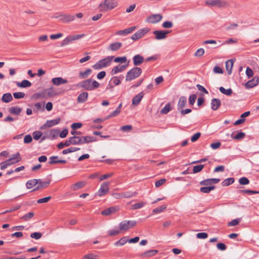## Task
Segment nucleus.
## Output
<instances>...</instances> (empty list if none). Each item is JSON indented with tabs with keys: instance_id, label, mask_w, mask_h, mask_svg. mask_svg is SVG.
I'll return each instance as SVG.
<instances>
[{
	"instance_id": "f257e3e1",
	"label": "nucleus",
	"mask_w": 259,
	"mask_h": 259,
	"mask_svg": "<svg viewBox=\"0 0 259 259\" xmlns=\"http://www.w3.org/2000/svg\"><path fill=\"white\" fill-rule=\"evenodd\" d=\"M78 86L83 88L87 91H93L100 86V83L96 80L92 81L91 79H88L82 81L78 84Z\"/></svg>"
},
{
	"instance_id": "7c9ffc66",
	"label": "nucleus",
	"mask_w": 259,
	"mask_h": 259,
	"mask_svg": "<svg viewBox=\"0 0 259 259\" xmlns=\"http://www.w3.org/2000/svg\"><path fill=\"white\" fill-rule=\"evenodd\" d=\"M215 186H209L206 187H202L200 188V191L203 193H209L211 191L215 189Z\"/></svg>"
},
{
	"instance_id": "aec40b11",
	"label": "nucleus",
	"mask_w": 259,
	"mask_h": 259,
	"mask_svg": "<svg viewBox=\"0 0 259 259\" xmlns=\"http://www.w3.org/2000/svg\"><path fill=\"white\" fill-rule=\"evenodd\" d=\"M210 105L212 110H217L221 105V100L219 99L213 98L211 100Z\"/></svg>"
},
{
	"instance_id": "603ef678",
	"label": "nucleus",
	"mask_w": 259,
	"mask_h": 259,
	"mask_svg": "<svg viewBox=\"0 0 259 259\" xmlns=\"http://www.w3.org/2000/svg\"><path fill=\"white\" fill-rule=\"evenodd\" d=\"M245 136V134L244 133L240 132L237 134L235 136H233V134H232L231 137L234 139L238 140L244 138Z\"/></svg>"
},
{
	"instance_id": "a18cd8bd",
	"label": "nucleus",
	"mask_w": 259,
	"mask_h": 259,
	"mask_svg": "<svg viewBox=\"0 0 259 259\" xmlns=\"http://www.w3.org/2000/svg\"><path fill=\"white\" fill-rule=\"evenodd\" d=\"M166 207L167 205L164 204L153 209L152 211L154 213H158L163 211L164 209L166 208Z\"/></svg>"
},
{
	"instance_id": "e433bc0d",
	"label": "nucleus",
	"mask_w": 259,
	"mask_h": 259,
	"mask_svg": "<svg viewBox=\"0 0 259 259\" xmlns=\"http://www.w3.org/2000/svg\"><path fill=\"white\" fill-rule=\"evenodd\" d=\"M84 186V182L80 181L72 185L71 187V188L73 191H76L79 189L82 188Z\"/></svg>"
},
{
	"instance_id": "4d7b16f0",
	"label": "nucleus",
	"mask_w": 259,
	"mask_h": 259,
	"mask_svg": "<svg viewBox=\"0 0 259 259\" xmlns=\"http://www.w3.org/2000/svg\"><path fill=\"white\" fill-rule=\"evenodd\" d=\"M126 60H127L126 57L125 56H123V57H116L114 59V61L116 63H123L125 62L126 61Z\"/></svg>"
},
{
	"instance_id": "f704fd0d",
	"label": "nucleus",
	"mask_w": 259,
	"mask_h": 259,
	"mask_svg": "<svg viewBox=\"0 0 259 259\" xmlns=\"http://www.w3.org/2000/svg\"><path fill=\"white\" fill-rule=\"evenodd\" d=\"M9 111L11 114L19 115L22 111V108L18 107H12L9 108Z\"/></svg>"
},
{
	"instance_id": "ddd939ff",
	"label": "nucleus",
	"mask_w": 259,
	"mask_h": 259,
	"mask_svg": "<svg viewBox=\"0 0 259 259\" xmlns=\"http://www.w3.org/2000/svg\"><path fill=\"white\" fill-rule=\"evenodd\" d=\"M109 190V183L107 182H104L101 186L100 188L97 192V195L99 196H102L105 195Z\"/></svg>"
},
{
	"instance_id": "4468645a",
	"label": "nucleus",
	"mask_w": 259,
	"mask_h": 259,
	"mask_svg": "<svg viewBox=\"0 0 259 259\" xmlns=\"http://www.w3.org/2000/svg\"><path fill=\"white\" fill-rule=\"evenodd\" d=\"M104 6L105 10H112L117 6V2L115 0H105Z\"/></svg>"
},
{
	"instance_id": "412c9836",
	"label": "nucleus",
	"mask_w": 259,
	"mask_h": 259,
	"mask_svg": "<svg viewBox=\"0 0 259 259\" xmlns=\"http://www.w3.org/2000/svg\"><path fill=\"white\" fill-rule=\"evenodd\" d=\"M80 138L81 139V144L89 143L97 141V139L95 137L89 136L80 137Z\"/></svg>"
},
{
	"instance_id": "4c0bfd02",
	"label": "nucleus",
	"mask_w": 259,
	"mask_h": 259,
	"mask_svg": "<svg viewBox=\"0 0 259 259\" xmlns=\"http://www.w3.org/2000/svg\"><path fill=\"white\" fill-rule=\"evenodd\" d=\"M127 242H128V239L127 238V237H123L118 241L115 242L114 243V245L116 246H122L125 244Z\"/></svg>"
},
{
	"instance_id": "dca6fc26",
	"label": "nucleus",
	"mask_w": 259,
	"mask_h": 259,
	"mask_svg": "<svg viewBox=\"0 0 259 259\" xmlns=\"http://www.w3.org/2000/svg\"><path fill=\"white\" fill-rule=\"evenodd\" d=\"M133 63L135 67H137L141 65L144 61H145V59L144 57L140 55H136L133 58Z\"/></svg>"
},
{
	"instance_id": "e2e57ef3",
	"label": "nucleus",
	"mask_w": 259,
	"mask_h": 259,
	"mask_svg": "<svg viewBox=\"0 0 259 259\" xmlns=\"http://www.w3.org/2000/svg\"><path fill=\"white\" fill-rule=\"evenodd\" d=\"M42 236V234L40 232H34L30 234V237L36 240L40 239Z\"/></svg>"
},
{
	"instance_id": "39448f33",
	"label": "nucleus",
	"mask_w": 259,
	"mask_h": 259,
	"mask_svg": "<svg viewBox=\"0 0 259 259\" xmlns=\"http://www.w3.org/2000/svg\"><path fill=\"white\" fill-rule=\"evenodd\" d=\"M137 224L136 221L124 220L119 224V229L120 231H125L129 229L135 227Z\"/></svg>"
},
{
	"instance_id": "13d9d810",
	"label": "nucleus",
	"mask_w": 259,
	"mask_h": 259,
	"mask_svg": "<svg viewBox=\"0 0 259 259\" xmlns=\"http://www.w3.org/2000/svg\"><path fill=\"white\" fill-rule=\"evenodd\" d=\"M10 161L8 159L5 161H3L0 163L1 169L4 170L6 169L8 166L12 165V163H9Z\"/></svg>"
},
{
	"instance_id": "1a4fd4ad",
	"label": "nucleus",
	"mask_w": 259,
	"mask_h": 259,
	"mask_svg": "<svg viewBox=\"0 0 259 259\" xmlns=\"http://www.w3.org/2000/svg\"><path fill=\"white\" fill-rule=\"evenodd\" d=\"M124 78V76L123 75H120V76H113L111 78L110 81L109 82V83L106 87V90H108V89H111L113 88V85H112L111 84V82H112L113 84L115 85H118L121 83L120 80L123 79Z\"/></svg>"
},
{
	"instance_id": "9b49d317",
	"label": "nucleus",
	"mask_w": 259,
	"mask_h": 259,
	"mask_svg": "<svg viewBox=\"0 0 259 259\" xmlns=\"http://www.w3.org/2000/svg\"><path fill=\"white\" fill-rule=\"evenodd\" d=\"M60 118H57L55 119L47 120L44 124L41 125V126L40 127V129L44 130L46 127H51L55 125H57L60 122Z\"/></svg>"
},
{
	"instance_id": "f3484780",
	"label": "nucleus",
	"mask_w": 259,
	"mask_h": 259,
	"mask_svg": "<svg viewBox=\"0 0 259 259\" xmlns=\"http://www.w3.org/2000/svg\"><path fill=\"white\" fill-rule=\"evenodd\" d=\"M128 66V64L125 65H118L113 67L111 71V75H114L118 72H122Z\"/></svg>"
},
{
	"instance_id": "ea45409f",
	"label": "nucleus",
	"mask_w": 259,
	"mask_h": 259,
	"mask_svg": "<svg viewBox=\"0 0 259 259\" xmlns=\"http://www.w3.org/2000/svg\"><path fill=\"white\" fill-rule=\"evenodd\" d=\"M38 180L37 179H32L28 181L26 184V187L28 189H31L34 186H35L38 183Z\"/></svg>"
},
{
	"instance_id": "473e14b6",
	"label": "nucleus",
	"mask_w": 259,
	"mask_h": 259,
	"mask_svg": "<svg viewBox=\"0 0 259 259\" xmlns=\"http://www.w3.org/2000/svg\"><path fill=\"white\" fill-rule=\"evenodd\" d=\"M71 142L72 143V145H81V139L80 137L73 136L70 137Z\"/></svg>"
},
{
	"instance_id": "69168bd1",
	"label": "nucleus",
	"mask_w": 259,
	"mask_h": 259,
	"mask_svg": "<svg viewBox=\"0 0 259 259\" xmlns=\"http://www.w3.org/2000/svg\"><path fill=\"white\" fill-rule=\"evenodd\" d=\"M197 96L195 94H192L189 98V102L190 105H193L195 102Z\"/></svg>"
},
{
	"instance_id": "58836bf2",
	"label": "nucleus",
	"mask_w": 259,
	"mask_h": 259,
	"mask_svg": "<svg viewBox=\"0 0 259 259\" xmlns=\"http://www.w3.org/2000/svg\"><path fill=\"white\" fill-rule=\"evenodd\" d=\"M219 90L221 93L227 96H231L233 93V91L231 88L225 89L224 87H221L219 88Z\"/></svg>"
},
{
	"instance_id": "7ed1b4c3",
	"label": "nucleus",
	"mask_w": 259,
	"mask_h": 259,
	"mask_svg": "<svg viewBox=\"0 0 259 259\" xmlns=\"http://www.w3.org/2000/svg\"><path fill=\"white\" fill-rule=\"evenodd\" d=\"M142 72V69L140 67H135L127 72L125 80L131 81L138 77L141 74Z\"/></svg>"
},
{
	"instance_id": "f03ea898",
	"label": "nucleus",
	"mask_w": 259,
	"mask_h": 259,
	"mask_svg": "<svg viewBox=\"0 0 259 259\" xmlns=\"http://www.w3.org/2000/svg\"><path fill=\"white\" fill-rule=\"evenodd\" d=\"M114 58V56H108L98 61L93 66L95 70H99L109 66Z\"/></svg>"
},
{
	"instance_id": "bb28decb",
	"label": "nucleus",
	"mask_w": 259,
	"mask_h": 259,
	"mask_svg": "<svg viewBox=\"0 0 259 259\" xmlns=\"http://www.w3.org/2000/svg\"><path fill=\"white\" fill-rule=\"evenodd\" d=\"M122 47V44L119 42L112 43L109 47V49L112 51H116Z\"/></svg>"
},
{
	"instance_id": "37998d69",
	"label": "nucleus",
	"mask_w": 259,
	"mask_h": 259,
	"mask_svg": "<svg viewBox=\"0 0 259 259\" xmlns=\"http://www.w3.org/2000/svg\"><path fill=\"white\" fill-rule=\"evenodd\" d=\"M171 109V105L169 103H167L164 107L161 110V114H167Z\"/></svg>"
},
{
	"instance_id": "0eeeda50",
	"label": "nucleus",
	"mask_w": 259,
	"mask_h": 259,
	"mask_svg": "<svg viewBox=\"0 0 259 259\" xmlns=\"http://www.w3.org/2000/svg\"><path fill=\"white\" fill-rule=\"evenodd\" d=\"M259 83V76H255L253 78L248 80L244 84V87L246 89H250L256 87Z\"/></svg>"
},
{
	"instance_id": "2f4dec72",
	"label": "nucleus",
	"mask_w": 259,
	"mask_h": 259,
	"mask_svg": "<svg viewBox=\"0 0 259 259\" xmlns=\"http://www.w3.org/2000/svg\"><path fill=\"white\" fill-rule=\"evenodd\" d=\"M2 100L5 103H9L13 100L12 96L9 93H5L2 96Z\"/></svg>"
},
{
	"instance_id": "c85d7f7f",
	"label": "nucleus",
	"mask_w": 259,
	"mask_h": 259,
	"mask_svg": "<svg viewBox=\"0 0 259 259\" xmlns=\"http://www.w3.org/2000/svg\"><path fill=\"white\" fill-rule=\"evenodd\" d=\"M16 84L19 87L26 88L30 87L31 85V83L29 81L24 79L21 82H16Z\"/></svg>"
},
{
	"instance_id": "bf43d9fd",
	"label": "nucleus",
	"mask_w": 259,
	"mask_h": 259,
	"mask_svg": "<svg viewBox=\"0 0 259 259\" xmlns=\"http://www.w3.org/2000/svg\"><path fill=\"white\" fill-rule=\"evenodd\" d=\"M239 183L240 185H246L249 183V180L246 177H242L239 179Z\"/></svg>"
},
{
	"instance_id": "052dcab7",
	"label": "nucleus",
	"mask_w": 259,
	"mask_h": 259,
	"mask_svg": "<svg viewBox=\"0 0 259 259\" xmlns=\"http://www.w3.org/2000/svg\"><path fill=\"white\" fill-rule=\"evenodd\" d=\"M42 136V133L39 131H36L33 133V137L34 140H39Z\"/></svg>"
},
{
	"instance_id": "6e6552de",
	"label": "nucleus",
	"mask_w": 259,
	"mask_h": 259,
	"mask_svg": "<svg viewBox=\"0 0 259 259\" xmlns=\"http://www.w3.org/2000/svg\"><path fill=\"white\" fill-rule=\"evenodd\" d=\"M162 19V16L160 14H153L147 18V22L152 24H155L159 22Z\"/></svg>"
},
{
	"instance_id": "8fccbe9b",
	"label": "nucleus",
	"mask_w": 259,
	"mask_h": 259,
	"mask_svg": "<svg viewBox=\"0 0 259 259\" xmlns=\"http://www.w3.org/2000/svg\"><path fill=\"white\" fill-rule=\"evenodd\" d=\"M204 166V165L203 164H200L194 166L193 168L192 173L196 174L200 172L203 169Z\"/></svg>"
},
{
	"instance_id": "393cba45",
	"label": "nucleus",
	"mask_w": 259,
	"mask_h": 259,
	"mask_svg": "<svg viewBox=\"0 0 259 259\" xmlns=\"http://www.w3.org/2000/svg\"><path fill=\"white\" fill-rule=\"evenodd\" d=\"M143 97V92H141L136 95L132 99V104L134 105H138Z\"/></svg>"
},
{
	"instance_id": "09e8293b",
	"label": "nucleus",
	"mask_w": 259,
	"mask_h": 259,
	"mask_svg": "<svg viewBox=\"0 0 259 259\" xmlns=\"http://www.w3.org/2000/svg\"><path fill=\"white\" fill-rule=\"evenodd\" d=\"M239 193H246L248 195L258 194L259 191L250 190H240L238 191Z\"/></svg>"
},
{
	"instance_id": "6ab92c4d",
	"label": "nucleus",
	"mask_w": 259,
	"mask_h": 259,
	"mask_svg": "<svg viewBox=\"0 0 259 259\" xmlns=\"http://www.w3.org/2000/svg\"><path fill=\"white\" fill-rule=\"evenodd\" d=\"M89 94L87 92L81 93L77 97V102L78 103H83L85 102L88 98Z\"/></svg>"
},
{
	"instance_id": "4be33fe9",
	"label": "nucleus",
	"mask_w": 259,
	"mask_h": 259,
	"mask_svg": "<svg viewBox=\"0 0 259 259\" xmlns=\"http://www.w3.org/2000/svg\"><path fill=\"white\" fill-rule=\"evenodd\" d=\"M117 208L115 206L110 207L101 211V214L103 215H109L115 213L117 210Z\"/></svg>"
},
{
	"instance_id": "423d86ee",
	"label": "nucleus",
	"mask_w": 259,
	"mask_h": 259,
	"mask_svg": "<svg viewBox=\"0 0 259 259\" xmlns=\"http://www.w3.org/2000/svg\"><path fill=\"white\" fill-rule=\"evenodd\" d=\"M46 94H47L48 97H53L57 95L58 94L55 92L54 88L53 87H51L48 89L44 90L40 94H37L38 97H42L45 98L46 97Z\"/></svg>"
},
{
	"instance_id": "a878e982",
	"label": "nucleus",
	"mask_w": 259,
	"mask_h": 259,
	"mask_svg": "<svg viewBox=\"0 0 259 259\" xmlns=\"http://www.w3.org/2000/svg\"><path fill=\"white\" fill-rule=\"evenodd\" d=\"M187 103V98L186 97L181 96L178 103V110H180L183 109L186 105Z\"/></svg>"
},
{
	"instance_id": "338daca9",
	"label": "nucleus",
	"mask_w": 259,
	"mask_h": 259,
	"mask_svg": "<svg viewBox=\"0 0 259 259\" xmlns=\"http://www.w3.org/2000/svg\"><path fill=\"white\" fill-rule=\"evenodd\" d=\"M108 235L110 236H113L118 235L119 231L117 229L110 230L108 231Z\"/></svg>"
},
{
	"instance_id": "774afa93",
	"label": "nucleus",
	"mask_w": 259,
	"mask_h": 259,
	"mask_svg": "<svg viewBox=\"0 0 259 259\" xmlns=\"http://www.w3.org/2000/svg\"><path fill=\"white\" fill-rule=\"evenodd\" d=\"M246 75L248 78L251 77L253 75V72L251 68L247 67L246 70Z\"/></svg>"
},
{
	"instance_id": "cd10ccee",
	"label": "nucleus",
	"mask_w": 259,
	"mask_h": 259,
	"mask_svg": "<svg viewBox=\"0 0 259 259\" xmlns=\"http://www.w3.org/2000/svg\"><path fill=\"white\" fill-rule=\"evenodd\" d=\"M60 133V130L59 129H52L49 132V135L48 136V138L50 137V139L53 140L56 138Z\"/></svg>"
},
{
	"instance_id": "6e6d98bb",
	"label": "nucleus",
	"mask_w": 259,
	"mask_h": 259,
	"mask_svg": "<svg viewBox=\"0 0 259 259\" xmlns=\"http://www.w3.org/2000/svg\"><path fill=\"white\" fill-rule=\"evenodd\" d=\"M99 256L94 253H89L85 255L82 259H98Z\"/></svg>"
},
{
	"instance_id": "2eb2a0df",
	"label": "nucleus",
	"mask_w": 259,
	"mask_h": 259,
	"mask_svg": "<svg viewBox=\"0 0 259 259\" xmlns=\"http://www.w3.org/2000/svg\"><path fill=\"white\" fill-rule=\"evenodd\" d=\"M75 19V15L67 14H62L61 16V22L64 23H68L73 21Z\"/></svg>"
},
{
	"instance_id": "72a5a7b5",
	"label": "nucleus",
	"mask_w": 259,
	"mask_h": 259,
	"mask_svg": "<svg viewBox=\"0 0 259 259\" xmlns=\"http://www.w3.org/2000/svg\"><path fill=\"white\" fill-rule=\"evenodd\" d=\"M158 251L157 250H149L142 253L141 256L143 257H149L156 254Z\"/></svg>"
},
{
	"instance_id": "b1692460",
	"label": "nucleus",
	"mask_w": 259,
	"mask_h": 259,
	"mask_svg": "<svg viewBox=\"0 0 259 259\" xmlns=\"http://www.w3.org/2000/svg\"><path fill=\"white\" fill-rule=\"evenodd\" d=\"M58 159V156H52L50 157V161L49 162V164L50 165L57 164V163H62L65 164L67 163V161L66 160H59L57 161H55V159Z\"/></svg>"
},
{
	"instance_id": "9d476101",
	"label": "nucleus",
	"mask_w": 259,
	"mask_h": 259,
	"mask_svg": "<svg viewBox=\"0 0 259 259\" xmlns=\"http://www.w3.org/2000/svg\"><path fill=\"white\" fill-rule=\"evenodd\" d=\"M220 179L218 178H210L204 180L200 182V185L201 186H213V184H215L220 182Z\"/></svg>"
},
{
	"instance_id": "0e129e2a",
	"label": "nucleus",
	"mask_w": 259,
	"mask_h": 259,
	"mask_svg": "<svg viewBox=\"0 0 259 259\" xmlns=\"http://www.w3.org/2000/svg\"><path fill=\"white\" fill-rule=\"evenodd\" d=\"M13 96L16 99H21L24 97L25 94L23 92H16L13 93Z\"/></svg>"
},
{
	"instance_id": "a211bd4d",
	"label": "nucleus",
	"mask_w": 259,
	"mask_h": 259,
	"mask_svg": "<svg viewBox=\"0 0 259 259\" xmlns=\"http://www.w3.org/2000/svg\"><path fill=\"white\" fill-rule=\"evenodd\" d=\"M67 79H64L61 77H54L52 79V82L55 85H60L61 84L68 83Z\"/></svg>"
},
{
	"instance_id": "20e7f679",
	"label": "nucleus",
	"mask_w": 259,
	"mask_h": 259,
	"mask_svg": "<svg viewBox=\"0 0 259 259\" xmlns=\"http://www.w3.org/2000/svg\"><path fill=\"white\" fill-rule=\"evenodd\" d=\"M205 4L211 7H218L219 8H225L229 6V3L224 0H208Z\"/></svg>"
},
{
	"instance_id": "c03bdc74",
	"label": "nucleus",
	"mask_w": 259,
	"mask_h": 259,
	"mask_svg": "<svg viewBox=\"0 0 259 259\" xmlns=\"http://www.w3.org/2000/svg\"><path fill=\"white\" fill-rule=\"evenodd\" d=\"M146 204V202L141 201L139 203H135L132 205V209H138L143 207Z\"/></svg>"
},
{
	"instance_id": "c756f323",
	"label": "nucleus",
	"mask_w": 259,
	"mask_h": 259,
	"mask_svg": "<svg viewBox=\"0 0 259 259\" xmlns=\"http://www.w3.org/2000/svg\"><path fill=\"white\" fill-rule=\"evenodd\" d=\"M92 72V70L91 69L88 68L84 71H80L79 73V76L82 79L85 78L89 76Z\"/></svg>"
},
{
	"instance_id": "79ce46f5",
	"label": "nucleus",
	"mask_w": 259,
	"mask_h": 259,
	"mask_svg": "<svg viewBox=\"0 0 259 259\" xmlns=\"http://www.w3.org/2000/svg\"><path fill=\"white\" fill-rule=\"evenodd\" d=\"M80 149V148H78V147H70L67 149L63 150L62 152V153L64 155H65L69 153H71V152L78 151Z\"/></svg>"
},
{
	"instance_id": "a19ab883",
	"label": "nucleus",
	"mask_w": 259,
	"mask_h": 259,
	"mask_svg": "<svg viewBox=\"0 0 259 259\" xmlns=\"http://www.w3.org/2000/svg\"><path fill=\"white\" fill-rule=\"evenodd\" d=\"M235 181L234 178H229L226 179L222 182V185L223 186H228L230 185L233 184Z\"/></svg>"
},
{
	"instance_id": "49530a36",
	"label": "nucleus",
	"mask_w": 259,
	"mask_h": 259,
	"mask_svg": "<svg viewBox=\"0 0 259 259\" xmlns=\"http://www.w3.org/2000/svg\"><path fill=\"white\" fill-rule=\"evenodd\" d=\"M138 193L137 192H125L122 193V196L124 198H131L134 196H135L137 195Z\"/></svg>"
},
{
	"instance_id": "680f3d73",
	"label": "nucleus",
	"mask_w": 259,
	"mask_h": 259,
	"mask_svg": "<svg viewBox=\"0 0 259 259\" xmlns=\"http://www.w3.org/2000/svg\"><path fill=\"white\" fill-rule=\"evenodd\" d=\"M159 57V55L156 54V55H154L153 56H150V57H149L147 58L145 60V61L146 62H150V61H156V60L158 59Z\"/></svg>"
},
{
	"instance_id": "de8ad7c7",
	"label": "nucleus",
	"mask_w": 259,
	"mask_h": 259,
	"mask_svg": "<svg viewBox=\"0 0 259 259\" xmlns=\"http://www.w3.org/2000/svg\"><path fill=\"white\" fill-rule=\"evenodd\" d=\"M34 213L32 212H30L28 213L25 214L21 218V219H22L25 221H29L31 218L33 217Z\"/></svg>"
},
{
	"instance_id": "5fc2aeb1",
	"label": "nucleus",
	"mask_w": 259,
	"mask_h": 259,
	"mask_svg": "<svg viewBox=\"0 0 259 259\" xmlns=\"http://www.w3.org/2000/svg\"><path fill=\"white\" fill-rule=\"evenodd\" d=\"M72 41H73L72 35L68 36L62 41L61 46L67 45Z\"/></svg>"
},
{
	"instance_id": "3c124183",
	"label": "nucleus",
	"mask_w": 259,
	"mask_h": 259,
	"mask_svg": "<svg viewBox=\"0 0 259 259\" xmlns=\"http://www.w3.org/2000/svg\"><path fill=\"white\" fill-rule=\"evenodd\" d=\"M11 160H16V162H19L21 160V157H20V154L19 152H17L15 154H13L12 157L8 159V161H10Z\"/></svg>"
},
{
	"instance_id": "5701e85b",
	"label": "nucleus",
	"mask_w": 259,
	"mask_h": 259,
	"mask_svg": "<svg viewBox=\"0 0 259 259\" xmlns=\"http://www.w3.org/2000/svg\"><path fill=\"white\" fill-rule=\"evenodd\" d=\"M135 29H136L135 26L131 27L125 29L124 30H121L117 31L116 32V34L120 35H125L128 34L129 33H131Z\"/></svg>"
},
{
	"instance_id": "c9c22d12",
	"label": "nucleus",
	"mask_w": 259,
	"mask_h": 259,
	"mask_svg": "<svg viewBox=\"0 0 259 259\" xmlns=\"http://www.w3.org/2000/svg\"><path fill=\"white\" fill-rule=\"evenodd\" d=\"M233 66V60H229L226 62V70L228 71V73L229 74H231L232 73V69Z\"/></svg>"
},
{
	"instance_id": "864d4df0",
	"label": "nucleus",
	"mask_w": 259,
	"mask_h": 259,
	"mask_svg": "<svg viewBox=\"0 0 259 259\" xmlns=\"http://www.w3.org/2000/svg\"><path fill=\"white\" fill-rule=\"evenodd\" d=\"M37 180H38L37 184L38 185H39L41 188H46V187H48L50 183V181L43 182L41 181V179H37Z\"/></svg>"
},
{
	"instance_id": "f8f14e48",
	"label": "nucleus",
	"mask_w": 259,
	"mask_h": 259,
	"mask_svg": "<svg viewBox=\"0 0 259 259\" xmlns=\"http://www.w3.org/2000/svg\"><path fill=\"white\" fill-rule=\"evenodd\" d=\"M153 34L155 35V39L160 40L166 37V34L169 33L168 30H155Z\"/></svg>"
}]
</instances>
